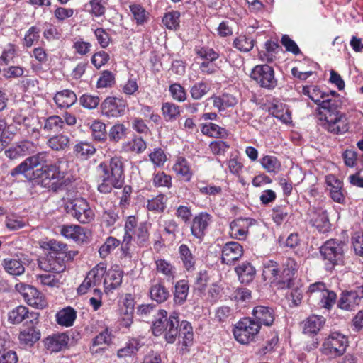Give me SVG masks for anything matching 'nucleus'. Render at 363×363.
I'll return each instance as SVG.
<instances>
[{
	"label": "nucleus",
	"mask_w": 363,
	"mask_h": 363,
	"mask_svg": "<svg viewBox=\"0 0 363 363\" xmlns=\"http://www.w3.org/2000/svg\"><path fill=\"white\" fill-rule=\"evenodd\" d=\"M69 142L70 138L67 135L59 134L50 138L47 141V145L55 151H63L69 147Z\"/></svg>",
	"instance_id": "37"
},
{
	"label": "nucleus",
	"mask_w": 363,
	"mask_h": 363,
	"mask_svg": "<svg viewBox=\"0 0 363 363\" xmlns=\"http://www.w3.org/2000/svg\"><path fill=\"white\" fill-rule=\"evenodd\" d=\"M179 325L178 313L173 312L167 318V312L165 310H160L157 311L156 320L152 323V330L156 336L165 333L164 337L167 342L174 343L178 336Z\"/></svg>",
	"instance_id": "3"
},
{
	"label": "nucleus",
	"mask_w": 363,
	"mask_h": 363,
	"mask_svg": "<svg viewBox=\"0 0 363 363\" xmlns=\"http://www.w3.org/2000/svg\"><path fill=\"white\" fill-rule=\"evenodd\" d=\"M67 212L81 223H89L94 218V213L87 201L83 198H75L66 204Z\"/></svg>",
	"instance_id": "8"
},
{
	"label": "nucleus",
	"mask_w": 363,
	"mask_h": 363,
	"mask_svg": "<svg viewBox=\"0 0 363 363\" xmlns=\"http://www.w3.org/2000/svg\"><path fill=\"white\" fill-rule=\"evenodd\" d=\"M136 239L137 244L140 246H145L149 240L148 227L146 223H140L133 233Z\"/></svg>",
	"instance_id": "54"
},
{
	"label": "nucleus",
	"mask_w": 363,
	"mask_h": 363,
	"mask_svg": "<svg viewBox=\"0 0 363 363\" xmlns=\"http://www.w3.org/2000/svg\"><path fill=\"white\" fill-rule=\"evenodd\" d=\"M249 220L239 218L231 222L230 225V234L233 238L243 240L248 233Z\"/></svg>",
	"instance_id": "28"
},
{
	"label": "nucleus",
	"mask_w": 363,
	"mask_h": 363,
	"mask_svg": "<svg viewBox=\"0 0 363 363\" xmlns=\"http://www.w3.org/2000/svg\"><path fill=\"white\" fill-rule=\"evenodd\" d=\"M156 268L158 272L163 274L167 277L173 279L176 273L175 268L164 259L156 261Z\"/></svg>",
	"instance_id": "60"
},
{
	"label": "nucleus",
	"mask_w": 363,
	"mask_h": 363,
	"mask_svg": "<svg viewBox=\"0 0 363 363\" xmlns=\"http://www.w3.org/2000/svg\"><path fill=\"white\" fill-rule=\"evenodd\" d=\"M48 156L47 152H41L26 158L12 170L11 175L23 174L27 179L33 180L35 174L34 168L38 166L44 167L45 165H48L47 164Z\"/></svg>",
	"instance_id": "7"
},
{
	"label": "nucleus",
	"mask_w": 363,
	"mask_h": 363,
	"mask_svg": "<svg viewBox=\"0 0 363 363\" xmlns=\"http://www.w3.org/2000/svg\"><path fill=\"white\" fill-rule=\"evenodd\" d=\"M60 233L65 238L75 242H82L86 238L84 228L77 225H62Z\"/></svg>",
	"instance_id": "27"
},
{
	"label": "nucleus",
	"mask_w": 363,
	"mask_h": 363,
	"mask_svg": "<svg viewBox=\"0 0 363 363\" xmlns=\"http://www.w3.org/2000/svg\"><path fill=\"white\" fill-rule=\"evenodd\" d=\"M340 99H330L328 96L317 107L319 125L325 130L333 134H342L348 129V122L345 114L340 111Z\"/></svg>",
	"instance_id": "1"
},
{
	"label": "nucleus",
	"mask_w": 363,
	"mask_h": 363,
	"mask_svg": "<svg viewBox=\"0 0 363 363\" xmlns=\"http://www.w3.org/2000/svg\"><path fill=\"white\" fill-rule=\"evenodd\" d=\"M319 298L321 307L330 309L336 301L337 296L334 291L325 289L321 293Z\"/></svg>",
	"instance_id": "61"
},
{
	"label": "nucleus",
	"mask_w": 363,
	"mask_h": 363,
	"mask_svg": "<svg viewBox=\"0 0 363 363\" xmlns=\"http://www.w3.org/2000/svg\"><path fill=\"white\" fill-rule=\"evenodd\" d=\"M69 341L65 333L55 334L46 338V348L52 352H57L67 347Z\"/></svg>",
	"instance_id": "23"
},
{
	"label": "nucleus",
	"mask_w": 363,
	"mask_h": 363,
	"mask_svg": "<svg viewBox=\"0 0 363 363\" xmlns=\"http://www.w3.org/2000/svg\"><path fill=\"white\" fill-rule=\"evenodd\" d=\"M38 313L31 314V319L26 320L23 328L20 331L18 340L21 345L23 347H32L40 339V331L37 328L39 323Z\"/></svg>",
	"instance_id": "11"
},
{
	"label": "nucleus",
	"mask_w": 363,
	"mask_h": 363,
	"mask_svg": "<svg viewBox=\"0 0 363 363\" xmlns=\"http://www.w3.org/2000/svg\"><path fill=\"white\" fill-rule=\"evenodd\" d=\"M65 126V121L58 116H52L47 118L43 128L47 132H58Z\"/></svg>",
	"instance_id": "46"
},
{
	"label": "nucleus",
	"mask_w": 363,
	"mask_h": 363,
	"mask_svg": "<svg viewBox=\"0 0 363 363\" xmlns=\"http://www.w3.org/2000/svg\"><path fill=\"white\" fill-rule=\"evenodd\" d=\"M3 266L8 273L14 276L21 275L25 271L22 262L16 259H5Z\"/></svg>",
	"instance_id": "42"
},
{
	"label": "nucleus",
	"mask_w": 363,
	"mask_h": 363,
	"mask_svg": "<svg viewBox=\"0 0 363 363\" xmlns=\"http://www.w3.org/2000/svg\"><path fill=\"white\" fill-rule=\"evenodd\" d=\"M123 277V271L118 269H111L106 272L103 282L104 291L108 292L118 287L121 284Z\"/></svg>",
	"instance_id": "24"
},
{
	"label": "nucleus",
	"mask_w": 363,
	"mask_h": 363,
	"mask_svg": "<svg viewBox=\"0 0 363 363\" xmlns=\"http://www.w3.org/2000/svg\"><path fill=\"white\" fill-rule=\"evenodd\" d=\"M136 218L133 216H128L125 224V234L121 244V250L125 256L129 255L130 244L133 240V235L138 225Z\"/></svg>",
	"instance_id": "21"
},
{
	"label": "nucleus",
	"mask_w": 363,
	"mask_h": 363,
	"mask_svg": "<svg viewBox=\"0 0 363 363\" xmlns=\"http://www.w3.org/2000/svg\"><path fill=\"white\" fill-rule=\"evenodd\" d=\"M74 151L78 157L87 159L96 152L95 147L88 142H80L75 145Z\"/></svg>",
	"instance_id": "45"
},
{
	"label": "nucleus",
	"mask_w": 363,
	"mask_h": 363,
	"mask_svg": "<svg viewBox=\"0 0 363 363\" xmlns=\"http://www.w3.org/2000/svg\"><path fill=\"white\" fill-rule=\"evenodd\" d=\"M235 271L238 276L239 280L242 284L251 282L255 274V268L249 262H244L236 267Z\"/></svg>",
	"instance_id": "34"
},
{
	"label": "nucleus",
	"mask_w": 363,
	"mask_h": 363,
	"mask_svg": "<svg viewBox=\"0 0 363 363\" xmlns=\"http://www.w3.org/2000/svg\"><path fill=\"white\" fill-rule=\"evenodd\" d=\"M298 264L292 258H287L279 268L277 276L272 281V286L278 289H290L294 285V277L298 270Z\"/></svg>",
	"instance_id": "9"
},
{
	"label": "nucleus",
	"mask_w": 363,
	"mask_h": 363,
	"mask_svg": "<svg viewBox=\"0 0 363 363\" xmlns=\"http://www.w3.org/2000/svg\"><path fill=\"white\" fill-rule=\"evenodd\" d=\"M180 13L173 11L166 13L163 18L162 23L169 30H177L179 27Z\"/></svg>",
	"instance_id": "53"
},
{
	"label": "nucleus",
	"mask_w": 363,
	"mask_h": 363,
	"mask_svg": "<svg viewBox=\"0 0 363 363\" xmlns=\"http://www.w3.org/2000/svg\"><path fill=\"white\" fill-rule=\"evenodd\" d=\"M212 221V216L206 212H201L196 215L191 225L192 235L199 240L203 239Z\"/></svg>",
	"instance_id": "18"
},
{
	"label": "nucleus",
	"mask_w": 363,
	"mask_h": 363,
	"mask_svg": "<svg viewBox=\"0 0 363 363\" xmlns=\"http://www.w3.org/2000/svg\"><path fill=\"white\" fill-rule=\"evenodd\" d=\"M111 333L108 328H106L93 339L91 350L93 351V348L96 346L109 345L111 342Z\"/></svg>",
	"instance_id": "62"
},
{
	"label": "nucleus",
	"mask_w": 363,
	"mask_h": 363,
	"mask_svg": "<svg viewBox=\"0 0 363 363\" xmlns=\"http://www.w3.org/2000/svg\"><path fill=\"white\" fill-rule=\"evenodd\" d=\"M260 330L259 325L251 318L240 320L235 326L233 335L241 344H248L254 340Z\"/></svg>",
	"instance_id": "10"
},
{
	"label": "nucleus",
	"mask_w": 363,
	"mask_h": 363,
	"mask_svg": "<svg viewBox=\"0 0 363 363\" xmlns=\"http://www.w3.org/2000/svg\"><path fill=\"white\" fill-rule=\"evenodd\" d=\"M301 93L307 96L318 106L330 96V94L321 91L318 86L314 85L303 86Z\"/></svg>",
	"instance_id": "32"
},
{
	"label": "nucleus",
	"mask_w": 363,
	"mask_h": 363,
	"mask_svg": "<svg viewBox=\"0 0 363 363\" xmlns=\"http://www.w3.org/2000/svg\"><path fill=\"white\" fill-rule=\"evenodd\" d=\"M146 143L142 138H135L123 145L125 151L142 152L146 149Z\"/></svg>",
	"instance_id": "59"
},
{
	"label": "nucleus",
	"mask_w": 363,
	"mask_h": 363,
	"mask_svg": "<svg viewBox=\"0 0 363 363\" xmlns=\"http://www.w3.org/2000/svg\"><path fill=\"white\" fill-rule=\"evenodd\" d=\"M77 318L76 311L71 307H67L60 311L56 314L57 323L65 327H70L73 325Z\"/></svg>",
	"instance_id": "35"
},
{
	"label": "nucleus",
	"mask_w": 363,
	"mask_h": 363,
	"mask_svg": "<svg viewBox=\"0 0 363 363\" xmlns=\"http://www.w3.org/2000/svg\"><path fill=\"white\" fill-rule=\"evenodd\" d=\"M126 128L123 124L117 123L112 126L108 133L109 140L113 142H118L125 134Z\"/></svg>",
	"instance_id": "64"
},
{
	"label": "nucleus",
	"mask_w": 363,
	"mask_h": 363,
	"mask_svg": "<svg viewBox=\"0 0 363 363\" xmlns=\"http://www.w3.org/2000/svg\"><path fill=\"white\" fill-rule=\"evenodd\" d=\"M308 220L312 227L325 233L330 230L331 224L327 211L323 208H311L308 211Z\"/></svg>",
	"instance_id": "14"
},
{
	"label": "nucleus",
	"mask_w": 363,
	"mask_h": 363,
	"mask_svg": "<svg viewBox=\"0 0 363 363\" xmlns=\"http://www.w3.org/2000/svg\"><path fill=\"white\" fill-rule=\"evenodd\" d=\"M242 254V247L240 243L237 242H227L222 250L221 262L223 264L231 265L238 261Z\"/></svg>",
	"instance_id": "19"
},
{
	"label": "nucleus",
	"mask_w": 363,
	"mask_h": 363,
	"mask_svg": "<svg viewBox=\"0 0 363 363\" xmlns=\"http://www.w3.org/2000/svg\"><path fill=\"white\" fill-rule=\"evenodd\" d=\"M86 11L91 16L99 18L106 11V2L103 0H90L85 5Z\"/></svg>",
	"instance_id": "40"
},
{
	"label": "nucleus",
	"mask_w": 363,
	"mask_h": 363,
	"mask_svg": "<svg viewBox=\"0 0 363 363\" xmlns=\"http://www.w3.org/2000/svg\"><path fill=\"white\" fill-rule=\"evenodd\" d=\"M178 335L182 338V345L188 347L190 345L194 340V334L191 324L183 320L179 325V330H178Z\"/></svg>",
	"instance_id": "43"
},
{
	"label": "nucleus",
	"mask_w": 363,
	"mask_h": 363,
	"mask_svg": "<svg viewBox=\"0 0 363 363\" xmlns=\"http://www.w3.org/2000/svg\"><path fill=\"white\" fill-rule=\"evenodd\" d=\"M166 197L163 194L148 200L147 208L149 211L155 212H162L166 207Z\"/></svg>",
	"instance_id": "58"
},
{
	"label": "nucleus",
	"mask_w": 363,
	"mask_h": 363,
	"mask_svg": "<svg viewBox=\"0 0 363 363\" xmlns=\"http://www.w3.org/2000/svg\"><path fill=\"white\" fill-rule=\"evenodd\" d=\"M62 162L61 160H59L56 164L36 169L33 180L38 179V184L42 186L57 191L62 186L65 177V174L60 170V167Z\"/></svg>",
	"instance_id": "4"
},
{
	"label": "nucleus",
	"mask_w": 363,
	"mask_h": 363,
	"mask_svg": "<svg viewBox=\"0 0 363 363\" xmlns=\"http://www.w3.org/2000/svg\"><path fill=\"white\" fill-rule=\"evenodd\" d=\"M106 272V264L101 262L89 272L88 277L91 280L94 286H99L102 279H104Z\"/></svg>",
	"instance_id": "41"
},
{
	"label": "nucleus",
	"mask_w": 363,
	"mask_h": 363,
	"mask_svg": "<svg viewBox=\"0 0 363 363\" xmlns=\"http://www.w3.org/2000/svg\"><path fill=\"white\" fill-rule=\"evenodd\" d=\"M179 254L186 269L191 270L194 269L195 264L194 257L186 245L182 244L180 245Z\"/></svg>",
	"instance_id": "51"
},
{
	"label": "nucleus",
	"mask_w": 363,
	"mask_h": 363,
	"mask_svg": "<svg viewBox=\"0 0 363 363\" xmlns=\"http://www.w3.org/2000/svg\"><path fill=\"white\" fill-rule=\"evenodd\" d=\"M233 45L240 52H247L253 48L254 41L245 35H240L234 39Z\"/></svg>",
	"instance_id": "50"
},
{
	"label": "nucleus",
	"mask_w": 363,
	"mask_h": 363,
	"mask_svg": "<svg viewBox=\"0 0 363 363\" xmlns=\"http://www.w3.org/2000/svg\"><path fill=\"white\" fill-rule=\"evenodd\" d=\"M210 90L208 85L203 82L195 83L190 89V94L192 99L199 100L204 96Z\"/></svg>",
	"instance_id": "57"
},
{
	"label": "nucleus",
	"mask_w": 363,
	"mask_h": 363,
	"mask_svg": "<svg viewBox=\"0 0 363 363\" xmlns=\"http://www.w3.org/2000/svg\"><path fill=\"white\" fill-rule=\"evenodd\" d=\"M100 183L98 190L102 194L110 193L113 188L120 189L124 183L123 164L121 157L115 156L101 162L97 167Z\"/></svg>",
	"instance_id": "2"
},
{
	"label": "nucleus",
	"mask_w": 363,
	"mask_h": 363,
	"mask_svg": "<svg viewBox=\"0 0 363 363\" xmlns=\"http://www.w3.org/2000/svg\"><path fill=\"white\" fill-rule=\"evenodd\" d=\"M169 92L172 97L179 101L183 102L186 99V93L184 88L178 83H174L169 86Z\"/></svg>",
	"instance_id": "63"
},
{
	"label": "nucleus",
	"mask_w": 363,
	"mask_h": 363,
	"mask_svg": "<svg viewBox=\"0 0 363 363\" xmlns=\"http://www.w3.org/2000/svg\"><path fill=\"white\" fill-rule=\"evenodd\" d=\"M161 111L164 120L167 122L176 121L182 112L181 108L172 102L163 103Z\"/></svg>",
	"instance_id": "36"
},
{
	"label": "nucleus",
	"mask_w": 363,
	"mask_h": 363,
	"mask_svg": "<svg viewBox=\"0 0 363 363\" xmlns=\"http://www.w3.org/2000/svg\"><path fill=\"white\" fill-rule=\"evenodd\" d=\"M149 293L151 299L158 303L165 302L169 297L168 289L161 282L152 284Z\"/></svg>",
	"instance_id": "29"
},
{
	"label": "nucleus",
	"mask_w": 363,
	"mask_h": 363,
	"mask_svg": "<svg viewBox=\"0 0 363 363\" xmlns=\"http://www.w3.org/2000/svg\"><path fill=\"white\" fill-rule=\"evenodd\" d=\"M348 343V339L345 335L333 332L324 340L321 352L329 358H336L345 352Z\"/></svg>",
	"instance_id": "6"
},
{
	"label": "nucleus",
	"mask_w": 363,
	"mask_h": 363,
	"mask_svg": "<svg viewBox=\"0 0 363 363\" xmlns=\"http://www.w3.org/2000/svg\"><path fill=\"white\" fill-rule=\"evenodd\" d=\"M91 130V135L94 140L101 142L104 141L107 137L106 125L99 120H94L88 123Z\"/></svg>",
	"instance_id": "38"
},
{
	"label": "nucleus",
	"mask_w": 363,
	"mask_h": 363,
	"mask_svg": "<svg viewBox=\"0 0 363 363\" xmlns=\"http://www.w3.org/2000/svg\"><path fill=\"white\" fill-rule=\"evenodd\" d=\"M77 100L76 94L69 89L58 91L54 96V101L60 108H68L74 105Z\"/></svg>",
	"instance_id": "26"
},
{
	"label": "nucleus",
	"mask_w": 363,
	"mask_h": 363,
	"mask_svg": "<svg viewBox=\"0 0 363 363\" xmlns=\"http://www.w3.org/2000/svg\"><path fill=\"white\" fill-rule=\"evenodd\" d=\"M325 323V318L320 315H311L303 322V332L305 334H316Z\"/></svg>",
	"instance_id": "30"
},
{
	"label": "nucleus",
	"mask_w": 363,
	"mask_h": 363,
	"mask_svg": "<svg viewBox=\"0 0 363 363\" xmlns=\"http://www.w3.org/2000/svg\"><path fill=\"white\" fill-rule=\"evenodd\" d=\"M262 167L269 173H277L281 168L277 158L272 155H265L260 160Z\"/></svg>",
	"instance_id": "49"
},
{
	"label": "nucleus",
	"mask_w": 363,
	"mask_h": 363,
	"mask_svg": "<svg viewBox=\"0 0 363 363\" xmlns=\"http://www.w3.org/2000/svg\"><path fill=\"white\" fill-rule=\"evenodd\" d=\"M345 242L330 239L327 240L320 247V252L327 262L328 268L332 269L335 265L343 262Z\"/></svg>",
	"instance_id": "5"
},
{
	"label": "nucleus",
	"mask_w": 363,
	"mask_h": 363,
	"mask_svg": "<svg viewBox=\"0 0 363 363\" xmlns=\"http://www.w3.org/2000/svg\"><path fill=\"white\" fill-rule=\"evenodd\" d=\"M16 289L29 306L37 309H43L47 306L45 296L34 286L18 283L16 285Z\"/></svg>",
	"instance_id": "12"
},
{
	"label": "nucleus",
	"mask_w": 363,
	"mask_h": 363,
	"mask_svg": "<svg viewBox=\"0 0 363 363\" xmlns=\"http://www.w3.org/2000/svg\"><path fill=\"white\" fill-rule=\"evenodd\" d=\"M279 269V265L276 262L267 260L263 264L262 276L264 281H269L271 284L276 276H277Z\"/></svg>",
	"instance_id": "44"
},
{
	"label": "nucleus",
	"mask_w": 363,
	"mask_h": 363,
	"mask_svg": "<svg viewBox=\"0 0 363 363\" xmlns=\"http://www.w3.org/2000/svg\"><path fill=\"white\" fill-rule=\"evenodd\" d=\"M252 315L255 322L261 325L269 326L272 325L274 320V311L269 307L264 306H257L254 308Z\"/></svg>",
	"instance_id": "22"
},
{
	"label": "nucleus",
	"mask_w": 363,
	"mask_h": 363,
	"mask_svg": "<svg viewBox=\"0 0 363 363\" xmlns=\"http://www.w3.org/2000/svg\"><path fill=\"white\" fill-rule=\"evenodd\" d=\"M208 280V278L206 271L197 274L194 286V291L196 294L201 296L204 294Z\"/></svg>",
	"instance_id": "55"
},
{
	"label": "nucleus",
	"mask_w": 363,
	"mask_h": 363,
	"mask_svg": "<svg viewBox=\"0 0 363 363\" xmlns=\"http://www.w3.org/2000/svg\"><path fill=\"white\" fill-rule=\"evenodd\" d=\"M141 347L140 342L137 339H131L127 342L126 345L118 350V357H126L135 354Z\"/></svg>",
	"instance_id": "52"
},
{
	"label": "nucleus",
	"mask_w": 363,
	"mask_h": 363,
	"mask_svg": "<svg viewBox=\"0 0 363 363\" xmlns=\"http://www.w3.org/2000/svg\"><path fill=\"white\" fill-rule=\"evenodd\" d=\"M250 77L262 88L273 89L277 84L274 69L268 65L255 66L250 73Z\"/></svg>",
	"instance_id": "13"
},
{
	"label": "nucleus",
	"mask_w": 363,
	"mask_h": 363,
	"mask_svg": "<svg viewBox=\"0 0 363 363\" xmlns=\"http://www.w3.org/2000/svg\"><path fill=\"white\" fill-rule=\"evenodd\" d=\"M201 132L204 135L214 138H225L228 135V130L225 128L212 123L203 124Z\"/></svg>",
	"instance_id": "39"
},
{
	"label": "nucleus",
	"mask_w": 363,
	"mask_h": 363,
	"mask_svg": "<svg viewBox=\"0 0 363 363\" xmlns=\"http://www.w3.org/2000/svg\"><path fill=\"white\" fill-rule=\"evenodd\" d=\"M325 183L329 187L330 198L336 203H344L345 196L342 190V182L334 175L329 174L325 177Z\"/></svg>",
	"instance_id": "20"
},
{
	"label": "nucleus",
	"mask_w": 363,
	"mask_h": 363,
	"mask_svg": "<svg viewBox=\"0 0 363 363\" xmlns=\"http://www.w3.org/2000/svg\"><path fill=\"white\" fill-rule=\"evenodd\" d=\"M173 169L177 174L180 175L185 182H189L191 180L192 174L190 171L188 162L184 158H179L174 165Z\"/></svg>",
	"instance_id": "47"
},
{
	"label": "nucleus",
	"mask_w": 363,
	"mask_h": 363,
	"mask_svg": "<svg viewBox=\"0 0 363 363\" xmlns=\"http://www.w3.org/2000/svg\"><path fill=\"white\" fill-rule=\"evenodd\" d=\"M125 108V101L117 97H107L101 104L102 113L108 117L117 118L123 116Z\"/></svg>",
	"instance_id": "17"
},
{
	"label": "nucleus",
	"mask_w": 363,
	"mask_h": 363,
	"mask_svg": "<svg viewBox=\"0 0 363 363\" xmlns=\"http://www.w3.org/2000/svg\"><path fill=\"white\" fill-rule=\"evenodd\" d=\"M213 105L219 111H223L228 108L233 107L238 104L235 96L230 94H223L221 96H213Z\"/></svg>",
	"instance_id": "33"
},
{
	"label": "nucleus",
	"mask_w": 363,
	"mask_h": 363,
	"mask_svg": "<svg viewBox=\"0 0 363 363\" xmlns=\"http://www.w3.org/2000/svg\"><path fill=\"white\" fill-rule=\"evenodd\" d=\"M55 253L49 252L45 257L38 259V265L41 269L57 274L65 269V262L62 256H57Z\"/></svg>",
	"instance_id": "16"
},
{
	"label": "nucleus",
	"mask_w": 363,
	"mask_h": 363,
	"mask_svg": "<svg viewBox=\"0 0 363 363\" xmlns=\"http://www.w3.org/2000/svg\"><path fill=\"white\" fill-rule=\"evenodd\" d=\"M189 292V285L188 281L182 279L177 281L174 286L173 301L176 306L184 305L187 299Z\"/></svg>",
	"instance_id": "25"
},
{
	"label": "nucleus",
	"mask_w": 363,
	"mask_h": 363,
	"mask_svg": "<svg viewBox=\"0 0 363 363\" xmlns=\"http://www.w3.org/2000/svg\"><path fill=\"white\" fill-rule=\"evenodd\" d=\"M194 52L199 57L203 60V61H216L220 57L218 52L207 46H196L194 48Z\"/></svg>",
	"instance_id": "48"
},
{
	"label": "nucleus",
	"mask_w": 363,
	"mask_h": 363,
	"mask_svg": "<svg viewBox=\"0 0 363 363\" xmlns=\"http://www.w3.org/2000/svg\"><path fill=\"white\" fill-rule=\"evenodd\" d=\"M130 10L138 25H143L147 21L149 14L142 6L139 4L130 5Z\"/></svg>",
	"instance_id": "56"
},
{
	"label": "nucleus",
	"mask_w": 363,
	"mask_h": 363,
	"mask_svg": "<svg viewBox=\"0 0 363 363\" xmlns=\"http://www.w3.org/2000/svg\"><path fill=\"white\" fill-rule=\"evenodd\" d=\"M363 298V285L358 286L354 290L344 291L338 302V306L344 310H353L359 306Z\"/></svg>",
	"instance_id": "15"
},
{
	"label": "nucleus",
	"mask_w": 363,
	"mask_h": 363,
	"mask_svg": "<svg viewBox=\"0 0 363 363\" xmlns=\"http://www.w3.org/2000/svg\"><path fill=\"white\" fill-rule=\"evenodd\" d=\"M35 313H29L28 308L23 306H18L8 313V321L14 325L20 324L26 319H31V314Z\"/></svg>",
	"instance_id": "31"
}]
</instances>
